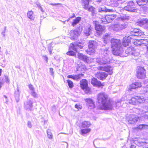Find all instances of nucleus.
<instances>
[{"label": "nucleus", "mask_w": 148, "mask_h": 148, "mask_svg": "<svg viewBox=\"0 0 148 148\" xmlns=\"http://www.w3.org/2000/svg\"><path fill=\"white\" fill-rule=\"evenodd\" d=\"M97 99L98 103L101 106L99 109L101 110H111L112 109L111 102L108 99V95L104 92H101L98 94Z\"/></svg>", "instance_id": "1"}, {"label": "nucleus", "mask_w": 148, "mask_h": 148, "mask_svg": "<svg viewBox=\"0 0 148 148\" xmlns=\"http://www.w3.org/2000/svg\"><path fill=\"white\" fill-rule=\"evenodd\" d=\"M111 43L112 51L114 55L121 57L126 56L123 54L124 50L120 40L113 38L111 40Z\"/></svg>", "instance_id": "2"}, {"label": "nucleus", "mask_w": 148, "mask_h": 148, "mask_svg": "<svg viewBox=\"0 0 148 148\" xmlns=\"http://www.w3.org/2000/svg\"><path fill=\"white\" fill-rule=\"evenodd\" d=\"M109 53V51L108 49L104 50L103 52L104 54H107V56H105L102 58H97L96 60V62L99 64L100 65L105 64H109L112 62V60L110 59L108 54Z\"/></svg>", "instance_id": "3"}, {"label": "nucleus", "mask_w": 148, "mask_h": 148, "mask_svg": "<svg viewBox=\"0 0 148 148\" xmlns=\"http://www.w3.org/2000/svg\"><path fill=\"white\" fill-rule=\"evenodd\" d=\"M97 45V44L96 41L92 40L90 41L88 48L86 50L87 53L90 55H92L94 54L95 52Z\"/></svg>", "instance_id": "4"}, {"label": "nucleus", "mask_w": 148, "mask_h": 148, "mask_svg": "<svg viewBox=\"0 0 148 148\" xmlns=\"http://www.w3.org/2000/svg\"><path fill=\"white\" fill-rule=\"evenodd\" d=\"M134 111L137 114L140 115V117H143L145 119L148 118V111L145 108H143L140 109L134 108Z\"/></svg>", "instance_id": "5"}, {"label": "nucleus", "mask_w": 148, "mask_h": 148, "mask_svg": "<svg viewBox=\"0 0 148 148\" xmlns=\"http://www.w3.org/2000/svg\"><path fill=\"white\" fill-rule=\"evenodd\" d=\"M126 27L125 24L122 21L119 22L113 25L112 27L113 30L116 32L122 30Z\"/></svg>", "instance_id": "6"}, {"label": "nucleus", "mask_w": 148, "mask_h": 148, "mask_svg": "<svg viewBox=\"0 0 148 148\" xmlns=\"http://www.w3.org/2000/svg\"><path fill=\"white\" fill-rule=\"evenodd\" d=\"M137 76L138 78H145L146 77V71L143 67L140 66L137 67Z\"/></svg>", "instance_id": "7"}, {"label": "nucleus", "mask_w": 148, "mask_h": 148, "mask_svg": "<svg viewBox=\"0 0 148 148\" xmlns=\"http://www.w3.org/2000/svg\"><path fill=\"white\" fill-rule=\"evenodd\" d=\"M83 4L84 5V8L92 12V16H94L95 13V8L92 6L88 8L89 3V0H83Z\"/></svg>", "instance_id": "8"}, {"label": "nucleus", "mask_w": 148, "mask_h": 148, "mask_svg": "<svg viewBox=\"0 0 148 148\" xmlns=\"http://www.w3.org/2000/svg\"><path fill=\"white\" fill-rule=\"evenodd\" d=\"M82 43L80 42H74V43H71V44L70 46L69 47L70 49L73 50L76 52L77 51V48L79 47L80 49H82L84 46L83 44L80 45Z\"/></svg>", "instance_id": "9"}, {"label": "nucleus", "mask_w": 148, "mask_h": 148, "mask_svg": "<svg viewBox=\"0 0 148 148\" xmlns=\"http://www.w3.org/2000/svg\"><path fill=\"white\" fill-rule=\"evenodd\" d=\"M138 117V116L135 114H131L127 117V119L129 123L133 124L137 121Z\"/></svg>", "instance_id": "10"}, {"label": "nucleus", "mask_w": 148, "mask_h": 148, "mask_svg": "<svg viewBox=\"0 0 148 148\" xmlns=\"http://www.w3.org/2000/svg\"><path fill=\"white\" fill-rule=\"evenodd\" d=\"M143 34V32L141 30L135 29L130 32V34H128L129 36H126L125 37H130V36H140Z\"/></svg>", "instance_id": "11"}, {"label": "nucleus", "mask_w": 148, "mask_h": 148, "mask_svg": "<svg viewBox=\"0 0 148 148\" xmlns=\"http://www.w3.org/2000/svg\"><path fill=\"white\" fill-rule=\"evenodd\" d=\"M134 6V3L133 1H131L127 3L126 6L124 7V9L126 11L134 12L136 9Z\"/></svg>", "instance_id": "12"}, {"label": "nucleus", "mask_w": 148, "mask_h": 148, "mask_svg": "<svg viewBox=\"0 0 148 148\" xmlns=\"http://www.w3.org/2000/svg\"><path fill=\"white\" fill-rule=\"evenodd\" d=\"M145 142H142L140 140H135L133 144H132L130 148H136L137 146H143L145 145Z\"/></svg>", "instance_id": "13"}, {"label": "nucleus", "mask_w": 148, "mask_h": 148, "mask_svg": "<svg viewBox=\"0 0 148 148\" xmlns=\"http://www.w3.org/2000/svg\"><path fill=\"white\" fill-rule=\"evenodd\" d=\"M98 70H99L104 71L108 72L110 75H112L113 73L112 70L113 68L112 67L107 66L103 67V66H99L97 68Z\"/></svg>", "instance_id": "14"}, {"label": "nucleus", "mask_w": 148, "mask_h": 148, "mask_svg": "<svg viewBox=\"0 0 148 148\" xmlns=\"http://www.w3.org/2000/svg\"><path fill=\"white\" fill-rule=\"evenodd\" d=\"M80 85L81 88L82 89L85 90V91L86 93L89 92V89L88 87L87 81L86 79H83L80 81Z\"/></svg>", "instance_id": "15"}, {"label": "nucleus", "mask_w": 148, "mask_h": 148, "mask_svg": "<svg viewBox=\"0 0 148 148\" xmlns=\"http://www.w3.org/2000/svg\"><path fill=\"white\" fill-rule=\"evenodd\" d=\"M93 28L91 25H88L86 26L84 31V33L86 36H89L92 34Z\"/></svg>", "instance_id": "16"}, {"label": "nucleus", "mask_w": 148, "mask_h": 148, "mask_svg": "<svg viewBox=\"0 0 148 148\" xmlns=\"http://www.w3.org/2000/svg\"><path fill=\"white\" fill-rule=\"evenodd\" d=\"M105 28L104 26L99 24H96L95 26V29L96 33L98 36L101 34L102 32L105 30Z\"/></svg>", "instance_id": "17"}, {"label": "nucleus", "mask_w": 148, "mask_h": 148, "mask_svg": "<svg viewBox=\"0 0 148 148\" xmlns=\"http://www.w3.org/2000/svg\"><path fill=\"white\" fill-rule=\"evenodd\" d=\"M33 103L32 100L31 99H29L26 103H25V108L28 111L32 110L33 107Z\"/></svg>", "instance_id": "18"}, {"label": "nucleus", "mask_w": 148, "mask_h": 148, "mask_svg": "<svg viewBox=\"0 0 148 148\" xmlns=\"http://www.w3.org/2000/svg\"><path fill=\"white\" fill-rule=\"evenodd\" d=\"M108 74L104 72H97L95 75L96 77L101 80H103L107 77Z\"/></svg>", "instance_id": "19"}, {"label": "nucleus", "mask_w": 148, "mask_h": 148, "mask_svg": "<svg viewBox=\"0 0 148 148\" xmlns=\"http://www.w3.org/2000/svg\"><path fill=\"white\" fill-rule=\"evenodd\" d=\"M85 100L86 102V105L89 109H92L95 107L94 102L91 99H86Z\"/></svg>", "instance_id": "20"}, {"label": "nucleus", "mask_w": 148, "mask_h": 148, "mask_svg": "<svg viewBox=\"0 0 148 148\" xmlns=\"http://www.w3.org/2000/svg\"><path fill=\"white\" fill-rule=\"evenodd\" d=\"M78 56L79 58L87 63L89 62V58L87 56L84 55L83 54L79 53L78 54Z\"/></svg>", "instance_id": "21"}, {"label": "nucleus", "mask_w": 148, "mask_h": 148, "mask_svg": "<svg viewBox=\"0 0 148 148\" xmlns=\"http://www.w3.org/2000/svg\"><path fill=\"white\" fill-rule=\"evenodd\" d=\"M91 84L94 86L100 87L102 86L101 83L100 81H99L97 79L95 78H92L91 80Z\"/></svg>", "instance_id": "22"}, {"label": "nucleus", "mask_w": 148, "mask_h": 148, "mask_svg": "<svg viewBox=\"0 0 148 148\" xmlns=\"http://www.w3.org/2000/svg\"><path fill=\"white\" fill-rule=\"evenodd\" d=\"M142 86L141 83L140 82H135L131 84L129 88V90H131V89H135L140 87Z\"/></svg>", "instance_id": "23"}, {"label": "nucleus", "mask_w": 148, "mask_h": 148, "mask_svg": "<svg viewBox=\"0 0 148 148\" xmlns=\"http://www.w3.org/2000/svg\"><path fill=\"white\" fill-rule=\"evenodd\" d=\"M134 43V45L137 44L138 45H141V43L144 44L145 45H148V39H140L139 40H136Z\"/></svg>", "instance_id": "24"}, {"label": "nucleus", "mask_w": 148, "mask_h": 148, "mask_svg": "<svg viewBox=\"0 0 148 148\" xmlns=\"http://www.w3.org/2000/svg\"><path fill=\"white\" fill-rule=\"evenodd\" d=\"M28 87L31 91V95L34 98H37L38 95L37 93L35 92V89L33 86L32 84H29Z\"/></svg>", "instance_id": "25"}, {"label": "nucleus", "mask_w": 148, "mask_h": 148, "mask_svg": "<svg viewBox=\"0 0 148 148\" xmlns=\"http://www.w3.org/2000/svg\"><path fill=\"white\" fill-rule=\"evenodd\" d=\"M124 38L122 42V45L123 46L126 47L129 45L131 41V38Z\"/></svg>", "instance_id": "26"}, {"label": "nucleus", "mask_w": 148, "mask_h": 148, "mask_svg": "<svg viewBox=\"0 0 148 148\" xmlns=\"http://www.w3.org/2000/svg\"><path fill=\"white\" fill-rule=\"evenodd\" d=\"M70 34L72 37H76L79 36L80 32L77 30H72L70 32Z\"/></svg>", "instance_id": "27"}, {"label": "nucleus", "mask_w": 148, "mask_h": 148, "mask_svg": "<svg viewBox=\"0 0 148 148\" xmlns=\"http://www.w3.org/2000/svg\"><path fill=\"white\" fill-rule=\"evenodd\" d=\"M135 52L134 48L132 47L128 48L125 51V53L127 54L134 55Z\"/></svg>", "instance_id": "28"}, {"label": "nucleus", "mask_w": 148, "mask_h": 148, "mask_svg": "<svg viewBox=\"0 0 148 148\" xmlns=\"http://www.w3.org/2000/svg\"><path fill=\"white\" fill-rule=\"evenodd\" d=\"M138 24L140 26H142L143 25L148 24V19L146 18H143L140 19L137 22Z\"/></svg>", "instance_id": "29"}, {"label": "nucleus", "mask_w": 148, "mask_h": 148, "mask_svg": "<svg viewBox=\"0 0 148 148\" xmlns=\"http://www.w3.org/2000/svg\"><path fill=\"white\" fill-rule=\"evenodd\" d=\"M106 19H107L108 21V23H110L116 18V15L115 14H112L108 15H106Z\"/></svg>", "instance_id": "30"}, {"label": "nucleus", "mask_w": 148, "mask_h": 148, "mask_svg": "<svg viewBox=\"0 0 148 148\" xmlns=\"http://www.w3.org/2000/svg\"><path fill=\"white\" fill-rule=\"evenodd\" d=\"M86 69V66L84 64H79L77 69V71H80L82 72H84Z\"/></svg>", "instance_id": "31"}, {"label": "nucleus", "mask_w": 148, "mask_h": 148, "mask_svg": "<svg viewBox=\"0 0 148 148\" xmlns=\"http://www.w3.org/2000/svg\"><path fill=\"white\" fill-rule=\"evenodd\" d=\"M91 125L90 122L88 121H84L82 124V128H88Z\"/></svg>", "instance_id": "32"}, {"label": "nucleus", "mask_w": 148, "mask_h": 148, "mask_svg": "<svg viewBox=\"0 0 148 148\" xmlns=\"http://www.w3.org/2000/svg\"><path fill=\"white\" fill-rule=\"evenodd\" d=\"M82 74H79L76 75H68L67 76L68 78H71L73 79L74 80H77L80 79L81 77L82 76Z\"/></svg>", "instance_id": "33"}, {"label": "nucleus", "mask_w": 148, "mask_h": 148, "mask_svg": "<svg viewBox=\"0 0 148 148\" xmlns=\"http://www.w3.org/2000/svg\"><path fill=\"white\" fill-rule=\"evenodd\" d=\"M138 97H136V96L132 97L129 101V103L134 105L136 104H137V99H138Z\"/></svg>", "instance_id": "34"}, {"label": "nucleus", "mask_w": 148, "mask_h": 148, "mask_svg": "<svg viewBox=\"0 0 148 148\" xmlns=\"http://www.w3.org/2000/svg\"><path fill=\"white\" fill-rule=\"evenodd\" d=\"M84 129H82L81 130V134L82 135L86 134L87 133L90 132L91 129L89 128H83Z\"/></svg>", "instance_id": "35"}, {"label": "nucleus", "mask_w": 148, "mask_h": 148, "mask_svg": "<svg viewBox=\"0 0 148 148\" xmlns=\"http://www.w3.org/2000/svg\"><path fill=\"white\" fill-rule=\"evenodd\" d=\"M148 128V125L142 124L139 125L137 127L135 128V129L136 130H141L144 129H146Z\"/></svg>", "instance_id": "36"}, {"label": "nucleus", "mask_w": 148, "mask_h": 148, "mask_svg": "<svg viewBox=\"0 0 148 148\" xmlns=\"http://www.w3.org/2000/svg\"><path fill=\"white\" fill-rule=\"evenodd\" d=\"M136 97H138V99H137V103H144V102H145V98H144L143 96H136Z\"/></svg>", "instance_id": "37"}, {"label": "nucleus", "mask_w": 148, "mask_h": 148, "mask_svg": "<svg viewBox=\"0 0 148 148\" xmlns=\"http://www.w3.org/2000/svg\"><path fill=\"white\" fill-rule=\"evenodd\" d=\"M28 17L31 20H33L34 18L33 12L32 11H28L27 14Z\"/></svg>", "instance_id": "38"}, {"label": "nucleus", "mask_w": 148, "mask_h": 148, "mask_svg": "<svg viewBox=\"0 0 148 148\" xmlns=\"http://www.w3.org/2000/svg\"><path fill=\"white\" fill-rule=\"evenodd\" d=\"M17 91L15 93V97L16 102H18L19 99L20 92L18 88H17Z\"/></svg>", "instance_id": "39"}, {"label": "nucleus", "mask_w": 148, "mask_h": 148, "mask_svg": "<svg viewBox=\"0 0 148 148\" xmlns=\"http://www.w3.org/2000/svg\"><path fill=\"white\" fill-rule=\"evenodd\" d=\"M122 0H111V2L112 4L115 7L118 6L119 4L121 3Z\"/></svg>", "instance_id": "40"}, {"label": "nucleus", "mask_w": 148, "mask_h": 148, "mask_svg": "<svg viewBox=\"0 0 148 148\" xmlns=\"http://www.w3.org/2000/svg\"><path fill=\"white\" fill-rule=\"evenodd\" d=\"M137 4L139 5H143L147 2L148 0H136Z\"/></svg>", "instance_id": "41"}, {"label": "nucleus", "mask_w": 148, "mask_h": 148, "mask_svg": "<svg viewBox=\"0 0 148 148\" xmlns=\"http://www.w3.org/2000/svg\"><path fill=\"white\" fill-rule=\"evenodd\" d=\"M81 17H78L76 18L74 20L73 22L72 23V25L73 26H74L76 25L77 23H79V21L81 20Z\"/></svg>", "instance_id": "42"}, {"label": "nucleus", "mask_w": 148, "mask_h": 148, "mask_svg": "<svg viewBox=\"0 0 148 148\" xmlns=\"http://www.w3.org/2000/svg\"><path fill=\"white\" fill-rule=\"evenodd\" d=\"M47 132L48 138L50 139H52L53 135L51 132V130L49 129H48Z\"/></svg>", "instance_id": "43"}, {"label": "nucleus", "mask_w": 148, "mask_h": 148, "mask_svg": "<svg viewBox=\"0 0 148 148\" xmlns=\"http://www.w3.org/2000/svg\"><path fill=\"white\" fill-rule=\"evenodd\" d=\"M100 22L104 23H108V21L107 19H106V16H103L102 18H101L100 19Z\"/></svg>", "instance_id": "44"}, {"label": "nucleus", "mask_w": 148, "mask_h": 148, "mask_svg": "<svg viewBox=\"0 0 148 148\" xmlns=\"http://www.w3.org/2000/svg\"><path fill=\"white\" fill-rule=\"evenodd\" d=\"M110 101L111 102L112 107L113 106L115 107L116 108H118L119 106H120V103L119 102L116 103V102Z\"/></svg>", "instance_id": "45"}, {"label": "nucleus", "mask_w": 148, "mask_h": 148, "mask_svg": "<svg viewBox=\"0 0 148 148\" xmlns=\"http://www.w3.org/2000/svg\"><path fill=\"white\" fill-rule=\"evenodd\" d=\"M102 9V11L103 12H113L115 11V10H113V9H108L107 8H106V7H103L101 8Z\"/></svg>", "instance_id": "46"}, {"label": "nucleus", "mask_w": 148, "mask_h": 148, "mask_svg": "<svg viewBox=\"0 0 148 148\" xmlns=\"http://www.w3.org/2000/svg\"><path fill=\"white\" fill-rule=\"evenodd\" d=\"M66 81L69 88H72L73 86V82L69 79H67Z\"/></svg>", "instance_id": "47"}, {"label": "nucleus", "mask_w": 148, "mask_h": 148, "mask_svg": "<svg viewBox=\"0 0 148 148\" xmlns=\"http://www.w3.org/2000/svg\"><path fill=\"white\" fill-rule=\"evenodd\" d=\"M143 93H148V85L143 88V89L142 90Z\"/></svg>", "instance_id": "48"}, {"label": "nucleus", "mask_w": 148, "mask_h": 148, "mask_svg": "<svg viewBox=\"0 0 148 148\" xmlns=\"http://www.w3.org/2000/svg\"><path fill=\"white\" fill-rule=\"evenodd\" d=\"M53 47L52 46V44H50L48 45V50L50 54H51Z\"/></svg>", "instance_id": "49"}, {"label": "nucleus", "mask_w": 148, "mask_h": 148, "mask_svg": "<svg viewBox=\"0 0 148 148\" xmlns=\"http://www.w3.org/2000/svg\"><path fill=\"white\" fill-rule=\"evenodd\" d=\"M66 54L70 56H74L75 55V53L73 51H70L67 52Z\"/></svg>", "instance_id": "50"}, {"label": "nucleus", "mask_w": 148, "mask_h": 148, "mask_svg": "<svg viewBox=\"0 0 148 148\" xmlns=\"http://www.w3.org/2000/svg\"><path fill=\"white\" fill-rule=\"evenodd\" d=\"M27 125L28 127L29 128H31L32 127V125L31 122L29 121H28L27 122Z\"/></svg>", "instance_id": "51"}, {"label": "nucleus", "mask_w": 148, "mask_h": 148, "mask_svg": "<svg viewBox=\"0 0 148 148\" xmlns=\"http://www.w3.org/2000/svg\"><path fill=\"white\" fill-rule=\"evenodd\" d=\"M75 107L78 110L81 109L82 108V106L79 104H76L75 105Z\"/></svg>", "instance_id": "52"}, {"label": "nucleus", "mask_w": 148, "mask_h": 148, "mask_svg": "<svg viewBox=\"0 0 148 148\" xmlns=\"http://www.w3.org/2000/svg\"><path fill=\"white\" fill-rule=\"evenodd\" d=\"M50 71L51 75H52L54 77V72L53 71V69L52 68H50Z\"/></svg>", "instance_id": "53"}, {"label": "nucleus", "mask_w": 148, "mask_h": 148, "mask_svg": "<svg viewBox=\"0 0 148 148\" xmlns=\"http://www.w3.org/2000/svg\"><path fill=\"white\" fill-rule=\"evenodd\" d=\"M5 80L6 82H9L10 81V80L8 77L7 76H5Z\"/></svg>", "instance_id": "54"}, {"label": "nucleus", "mask_w": 148, "mask_h": 148, "mask_svg": "<svg viewBox=\"0 0 148 148\" xmlns=\"http://www.w3.org/2000/svg\"><path fill=\"white\" fill-rule=\"evenodd\" d=\"M42 57L43 58V59L46 61V62H48V58L47 57V56H42Z\"/></svg>", "instance_id": "55"}, {"label": "nucleus", "mask_w": 148, "mask_h": 148, "mask_svg": "<svg viewBox=\"0 0 148 148\" xmlns=\"http://www.w3.org/2000/svg\"><path fill=\"white\" fill-rule=\"evenodd\" d=\"M111 36H110V34H108V33H106L105 34V37H110Z\"/></svg>", "instance_id": "56"}, {"label": "nucleus", "mask_w": 148, "mask_h": 148, "mask_svg": "<svg viewBox=\"0 0 148 148\" xmlns=\"http://www.w3.org/2000/svg\"><path fill=\"white\" fill-rule=\"evenodd\" d=\"M6 27H5L3 31V32L2 33V34L3 35V36H5V34H4V33H5V31H6Z\"/></svg>", "instance_id": "57"}, {"label": "nucleus", "mask_w": 148, "mask_h": 148, "mask_svg": "<svg viewBox=\"0 0 148 148\" xmlns=\"http://www.w3.org/2000/svg\"><path fill=\"white\" fill-rule=\"evenodd\" d=\"M59 4H60V3H54V4H53V3H50V5H54V6H56V5H59Z\"/></svg>", "instance_id": "58"}, {"label": "nucleus", "mask_w": 148, "mask_h": 148, "mask_svg": "<svg viewBox=\"0 0 148 148\" xmlns=\"http://www.w3.org/2000/svg\"><path fill=\"white\" fill-rule=\"evenodd\" d=\"M3 97L5 99H6V103H7L8 102V99H7V97L5 95H3Z\"/></svg>", "instance_id": "59"}, {"label": "nucleus", "mask_w": 148, "mask_h": 148, "mask_svg": "<svg viewBox=\"0 0 148 148\" xmlns=\"http://www.w3.org/2000/svg\"><path fill=\"white\" fill-rule=\"evenodd\" d=\"M145 103H148V96L146 97L145 98Z\"/></svg>", "instance_id": "60"}, {"label": "nucleus", "mask_w": 148, "mask_h": 148, "mask_svg": "<svg viewBox=\"0 0 148 148\" xmlns=\"http://www.w3.org/2000/svg\"><path fill=\"white\" fill-rule=\"evenodd\" d=\"M75 16V14H73V16H70L69 18L70 19L72 18H74V17Z\"/></svg>", "instance_id": "61"}, {"label": "nucleus", "mask_w": 148, "mask_h": 148, "mask_svg": "<svg viewBox=\"0 0 148 148\" xmlns=\"http://www.w3.org/2000/svg\"><path fill=\"white\" fill-rule=\"evenodd\" d=\"M147 51L146 56L148 57V46L147 47Z\"/></svg>", "instance_id": "62"}, {"label": "nucleus", "mask_w": 148, "mask_h": 148, "mask_svg": "<svg viewBox=\"0 0 148 148\" xmlns=\"http://www.w3.org/2000/svg\"><path fill=\"white\" fill-rule=\"evenodd\" d=\"M98 11L99 12H102V11H102V9L101 8H99V10H98Z\"/></svg>", "instance_id": "63"}, {"label": "nucleus", "mask_w": 148, "mask_h": 148, "mask_svg": "<svg viewBox=\"0 0 148 148\" xmlns=\"http://www.w3.org/2000/svg\"><path fill=\"white\" fill-rule=\"evenodd\" d=\"M103 42H104V43H106V40H105V38H104V40H103Z\"/></svg>", "instance_id": "64"}]
</instances>
